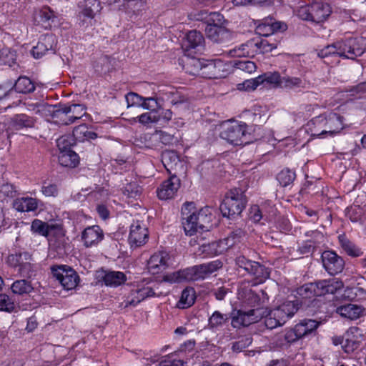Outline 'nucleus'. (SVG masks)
I'll use <instances>...</instances> for the list:
<instances>
[{"label": "nucleus", "instance_id": "603ef678", "mask_svg": "<svg viewBox=\"0 0 366 366\" xmlns=\"http://www.w3.org/2000/svg\"><path fill=\"white\" fill-rule=\"evenodd\" d=\"M75 144V139L73 135H65L59 137L56 140V144L59 152L64 150H71V147Z\"/></svg>", "mask_w": 366, "mask_h": 366}, {"label": "nucleus", "instance_id": "f3484780", "mask_svg": "<svg viewBox=\"0 0 366 366\" xmlns=\"http://www.w3.org/2000/svg\"><path fill=\"white\" fill-rule=\"evenodd\" d=\"M312 285L316 297L322 296L326 294H334L343 287L342 282L335 278L319 280L312 282Z\"/></svg>", "mask_w": 366, "mask_h": 366}, {"label": "nucleus", "instance_id": "a18cd8bd", "mask_svg": "<svg viewBox=\"0 0 366 366\" xmlns=\"http://www.w3.org/2000/svg\"><path fill=\"white\" fill-rule=\"evenodd\" d=\"M282 79V76L277 71L267 72L259 76V80H260L261 84L266 83L276 88H280Z\"/></svg>", "mask_w": 366, "mask_h": 366}, {"label": "nucleus", "instance_id": "2eb2a0df", "mask_svg": "<svg viewBox=\"0 0 366 366\" xmlns=\"http://www.w3.org/2000/svg\"><path fill=\"white\" fill-rule=\"evenodd\" d=\"M230 239L214 241L209 243L198 242L199 254L205 256L218 255L226 251L228 248L232 247L234 243L229 244Z\"/></svg>", "mask_w": 366, "mask_h": 366}, {"label": "nucleus", "instance_id": "4c0bfd02", "mask_svg": "<svg viewBox=\"0 0 366 366\" xmlns=\"http://www.w3.org/2000/svg\"><path fill=\"white\" fill-rule=\"evenodd\" d=\"M203 59L187 58L184 61V69L192 76H199L202 71Z\"/></svg>", "mask_w": 366, "mask_h": 366}, {"label": "nucleus", "instance_id": "09e8293b", "mask_svg": "<svg viewBox=\"0 0 366 366\" xmlns=\"http://www.w3.org/2000/svg\"><path fill=\"white\" fill-rule=\"evenodd\" d=\"M233 66L245 73L252 74L257 69L254 62L249 60H234Z\"/></svg>", "mask_w": 366, "mask_h": 366}, {"label": "nucleus", "instance_id": "37998d69", "mask_svg": "<svg viewBox=\"0 0 366 366\" xmlns=\"http://www.w3.org/2000/svg\"><path fill=\"white\" fill-rule=\"evenodd\" d=\"M227 320L228 318L226 315L222 314L219 311H215L209 318L207 327L212 331L215 332L218 328L222 327Z\"/></svg>", "mask_w": 366, "mask_h": 366}, {"label": "nucleus", "instance_id": "f704fd0d", "mask_svg": "<svg viewBox=\"0 0 366 366\" xmlns=\"http://www.w3.org/2000/svg\"><path fill=\"white\" fill-rule=\"evenodd\" d=\"M127 278L122 272H107L103 277V281L107 286L117 287L124 283Z\"/></svg>", "mask_w": 366, "mask_h": 366}, {"label": "nucleus", "instance_id": "20e7f679", "mask_svg": "<svg viewBox=\"0 0 366 366\" xmlns=\"http://www.w3.org/2000/svg\"><path fill=\"white\" fill-rule=\"evenodd\" d=\"M297 306L294 302H284L268 313L264 320L265 326L272 330L283 325L289 318L297 312Z\"/></svg>", "mask_w": 366, "mask_h": 366}, {"label": "nucleus", "instance_id": "052dcab7", "mask_svg": "<svg viewBox=\"0 0 366 366\" xmlns=\"http://www.w3.org/2000/svg\"><path fill=\"white\" fill-rule=\"evenodd\" d=\"M141 107L150 112H157L159 107L157 99L154 97L143 98Z\"/></svg>", "mask_w": 366, "mask_h": 366}, {"label": "nucleus", "instance_id": "7c9ffc66", "mask_svg": "<svg viewBox=\"0 0 366 366\" xmlns=\"http://www.w3.org/2000/svg\"><path fill=\"white\" fill-rule=\"evenodd\" d=\"M280 88L286 90H301L307 89L306 83L300 78L285 75L282 76Z\"/></svg>", "mask_w": 366, "mask_h": 366}, {"label": "nucleus", "instance_id": "c756f323", "mask_svg": "<svg viewBox=\"0 0 366 366\" xmlns=\"http://www.w3.org/2000/svg\"><path fill=\"white\" fill-rule=\"evenodd\" d=\"M307 127L312 136L320 137L327 133V130L325 129V115L323 114L313 118L307 124Z\"/></svg>", "mask_w": 366, "mask_h": 366}, {"label": "nucleus", "instance_id": "c9c22d12", "mask_svg": "<svg viewBox=\"0 0 366 366\" xmlns=\"http://www.w3.org/2000/svg\"><path fill=\"white\" fill-rule=\"evenodd\" d=\"M14 88L18 93L29 94L35 90V85L27 76H20L16 81Z\"/></svg>", "mask_w": 366, "mask_h": 366}, {"label": "nucleus", "instance_id": "0e129e2a", "mask_svg": "<svg viewBox=\"0 0 366 366\" xmlns=\"http://www.w3.org/2000/svg\"><path fill=\"white\" fill-rule=\"evenodd\" d=\"M109 59L107 56H104L99 58L94 67L96 71L102 73L108 71L109 70Z\"/></svg>", "mask_w": 366, "mask_h": 366}, {"label": "nucleus", "instance_id": "a878e982", "mask_svg": "<svg viewBox=\"0 0 366 366\" xmlns=\"http://www.w3.org/2000/svg\"><path fill=\"white\" fill-rule=\"evenodd\" d=\"M325 115V122L327 133L334 134L343 128L342 117L336 113H329Z\"/></svg>", "mask_w": 366, "mask_h": 366}, {"label": "nucleus", "instance_id": "774afa93", "mask_svg": "<svg viewBox=\"0 0 366 366\" xmlns=\"http://www.w3.org/2000/svg\"><path fill=\"white\" fill-rule=\"evenodd\" d=\"M26 110L34 114H41L45 110L46 104L44 103H25Z\"/></svg>", "mask_w": 366, "mask_h": 366}, {"label": "nucleus", "instance_id": "f257e3e1", "mask_svg": "<svg viewBox=\"0 0 366 366\" xmlns=\"http://www.w3.org/2000/svg\"><path fill=\"white\" fill-rule=\"evenodd\" d=\"M222 267V263L221 261L214 260L175 272L171 274L166 275L164 279L165 281L170 282L204 280Z\"/></svg>", "mask_w": 366, "mask_h": 366}, {"label": "nucleus", "instance_id": "bb28decb", "mask_svg": "<svg viewBox=\"0 0 366 366\" xmlns=\"http://www.w3.org/2000/svg\"><path fill=\"white\" fill-rule=\"evenodd\" d=\"M251 40L253 41L254 44L253 46L254 55L270 52L277 46V42L274 40L272 41L271 39L263 38L252 39Z\"/></svg>", "mask_w": 366, "mask_h": 366}, {"label": "nucleus", "instance_id": "e2e57ef3", "mask_svg": "<svg viewBox=\"0 0 366 366\" xmlns=\"http://www.w3.org/2000/svg\"><path fill=\"white\" fill-rule=\"evenodd\" d=\"M317 55L319 57L322 59L333 55L337 56L336 43L327 45V46L324 47L322 49L318 51Z\"/></svg>", "mask_w": 366, "mask_h": 366}, {"label": "nucleus", "instance_id": "5fc2aeb1", "mask_svg": "<svg viewBox=\"0 0 366 366\" xmlns=\"http://www.w3.org/2000/svg\"><path fill=\"white\" fill-rule=\"evenodd\" d=\"M15 303L13 300L6 294H0V311L11 312L15 310Z\"/></svg>", "mask_w": 366, "mask_h": 366}, {"label": "nucleus", "instance_id": "13d9d810", "mask_svg": "<svg viewBox=\"0 0 366 366\" xmlns=\"http://www.w3.org/2000/svg\"><path fill=\"white\" fill-rule=\"evenodd\" d=\"M297 293L304 299H310L316 297L312 282L302 285L298 289Z\"/></svg>", "mask_w": 366, "mask_h": 366}, {"label": "nucleus", "instance_id": "473e14b6", "mask_svg": "<svg viewBox=\"0 0 366 366\" xmlns=\"http://www.w3.org/2000/svg\"><path fill=\"white\" fill-rule=\"evenodd\" d=\"M59 164L66 167H75L79 162L78 154L72 150H64L59 152Z\"/></svg>", "mask_w": 366, "mask_h": 366}, {"label": "nucleus", "instance_id": "4d7b16f0", "mask_svg": "<svg viewBox=\"0 0 366 366\" xmlns=\"http://www.w3.org/2000/svg\"><path fill=\"white\" fill-rule=\"evenodd\" d=\"M138 121L142 124H148L149 123H156L160 120V117L157 114V112H149L144 113L137 117Z\"/></svg>", "mask_w": 366, "mask_h": 366}, {"label": "nucleus", "instance_id": "338daca9", "mask_svg": "<svg viewBox=\"0 0 366 366\" xmlns=\"http://www.w3.org/2000/svg\"><path fill=\"white\" fill-rule=\"evenodd\" d=\"M301 322H302V324H304L307 335L314 332L320 324V322H317L314 320H310V319L303 320Z\"/></svg>", "mask_w": 366, "mask_h": 366}, {"label": "nucleus", "instance_id": "393cba45", "mask_svg": "<svg viewBox=\"0 0 366 366\" xmlns=\"http://www.w3.org/2000/svg\"><path fill=\"white\" fill-rule=\"evenodd\" d=\"M364 310L355 304H347L337 308V312L342 317L350 320H356L363 313Z\"/></svg>", "mask_w": 366, "mask_h": 366}, {"label": "nucleus", "instance_id": "dca6fc26", "mask_svg": "<svg viewBox=\"0 0 366 366\" xmlns=\"http://www.w3.org/2000/svg\"><path fill=\"white\" fill-rule=\"evenodd\" d=\"M180 187V180L175 176H171L164 181L157 189V196L160 199L167 200L173 198Z\"/></svg>", "mask_w": 366, "mask_h": 366}, {"label": "nucleus", "instance_id": "79ce46f5", "mask_svg": "<svg viewBox=\"0 0 366 366\" xmlns=\"http://www.w3.org/2000/svg\"><path fill=\"white\" fill-rule=\"evenodd\" d=\"M257 32L265 37L272 34L274 31L279 30H285L286 24L280 22H273L270 24H259L257 28Z\"/></svg>", "mask_w": 366, "mask_h": 366}, {"label": "nucleus", "instance_id": "6e6d98bb", "mask_svg": "<svg viewBox=\"0 0 366 366\" xmlns=\"http://www.w3.org/2000/svg\"><path fill=\"white\" fill-rule=\"evenodd\" d=\"M25 261H31L32 256L27 252H19L9 254L7 257V263L13 267H17L18 266V258H24Z\"/></svg>", "mask_w": 366, "mask_h": 366}, {"label": "nucleus", "instance_id": "ea45409f", "mask_svg": "<svg viewBox=\"0 0 366 366\" xmlns=\"http://www.w3.org/2000/svg\"><path fill=\"white\" fill-rule=\"evenodd\" d=\"M11 289L13 293L19 295L29 294L34 290L31 282L27 280L14 281L11 286Z\"/></svg>", "mask_w": 366, "mask_h": 366}, {"label": "nucleus", "instance_id": "864d4df0", "mask_svg": "<svg viewBox=\"0 0 366 366\" xmlns=\"http://www.w3.org/2000/svg\"><path fill=\"white\" fill-rule=\"evenodd\" d=\"M162 162L164 167L169 169V167L172 168V165L179 162V157L177 153L173 151H165L162 153Z\"/></svg>", "mask_w": 366, "mask_h": 366}, {"label": "nucleus", "instance_id": "cd10ccee", "mask_svg": "<svg viewBox=\"0 0 366 366\" xmlns=\"http://www.w3.org/2000/svg\"><path fill=\"white\" fill-rule=\"evenodd\" d=\"M13 206L18 212H31L37 209L38 202L35 198L29 197H21L14 200Z\"/></svg>", "mask_w": 366, "mask_h": 366}, {"label": "nucleus", "instance_id": "f03ea898", "mask_svg": "<svg viewBox=\"0 0 366 366\" xmlns=\"http://www.w3.org/2000/svg\"><path fill=\"white\" fill-rule=\"evenodd\" d=\"M220 137L233 145H243L253 141L251 134L247 131L245 123L237 122H224L222 125Z\"/></svg>", "mask_w": 366, "mask_h": 366}, {"label": "nucleus", "instance_id": "b1692460", "mask_svg": "<svg viewBox=\"0 0 366 366\" xmlns=\"http://www.w3.org/2000/svg\"><path fill=\"white\" fill-rule=\"evenodd\" d=\"M204 41V37L199 31L192 30L187 33L183 41V47L187 51L192 49L199 50L203 47Z\"/></svg>", "mask_w": 366, "mask_h": 366}, {"label": "nucleus", "instance_id": "7ed1b4c3", "mask_svg": "<svg viewBox=\"0 0 366 366\" xmlns=\"http://www.w3.org/2000/svg\"><path fill=\"white\" fill-rule=\"evenodd\" d=\"M247 202L244 194L241 189L235 188L226 194L219 209L224 217L234 218L242 213Z\"/></svg>", "mask_w": 366, "mask_h": 366}, {"label": "nucleus", "instance_id": "a211bd4d", "mask_svg": "<svg viewBox=\"0 0 366 366\" xmlns=\"http://www.w3.org/2000/svg\"><path fill=\"white\" fill-rule=\"evenodd\" d=\"M149 237L147 228L137 221L130 227L129 242L132 247H139L146 243Z\"/></svg>", "mask_w": 366, "mask_h": 366}, {"label": "nucleus", "instance_id": "1a4fd4ad", "mask_svg": "<svg viewBox=\"0 0 366 366\" xmlns=\"http://www.w3.org/2000/svg\"><path fill=\"white\" fill-rule=\"evenodd\" d=\"M262 313L259 308L252 309L248 311L234 310L231 313V325L234 328L239 329L258 322Z\"/></svg>", "mask_w": 366, "mask_h": 366}, {"label": "nucleus", "instance_id": "680f3d73", "mask_svg": "<svg viewBox=\"0 0 366 366\" xmlns=\"http://www.w3.org/2000/svg\"><path fill=\"white\" fill-rule=\"evenodd\" d=\"M260 84L261 81L259 80V76H257L255 79H248L242 84H238V89L239 90H254Z\"/></svg>", "mask_w": 366, "mask_h": 366}, {"label": "nucleus", "instance_id": "a19ab883", "mask_svg": "<svg viewBox=\"0 0 366 366\" xmlns=\"http://www.w3.org/2000/svg\"><path fill=\"white\" fill-rule=\"evenodd\" d=\"M196 218L202 230H208L212 221L211 208L205 207L201 208L198 212L196 210Z\"/></svg>", "mask_w": 366, "mask_h": 366}, {"label": "nucleus", "instance_id": "bf43d9fd", "mask_svg": "<svg viewBox=\"0 0 366 366\" xmlns=\"http://www.w3.org/2000/svg\"><path fill=\"white\" fill-rule=\"evenodd\" d=\"M207 26H221L223 25L225 20L224 16L219 12H211L207 16Z\"/></svg>", "mask_w": 366, "mask_h": 366}, {"label": "nucleus", "instance_id": "49530a36", "mask_svg": "<svg viewBox=\"0 0 366 366\" xmlns=\"http://www.w3.org/2000/svg\"><path fill=\"white\" fill-rule=\"evenodd\" d=\"M31 229L34 233L47 237L51 230V227L48 223L36 219L31 222Z\"/></svg>", "mask_w": 366, "mask_h": 366}, {"label": "nucleus", "instance_id": "4468645a", "mask_svg": "<svg viewBox=\"0 0 366 366\" xmlns=\"http://www.w3.org/2000/svg\"><path fill=\"white\" fill-rule=\"evenodd\" d=\"M171 257L164 251H160L151 256L147 262V268L149 272L155 274L165 270L170 266Z\"/></svg>", "mask_w": 366, "mask_h": 366}, {"label": "nucleus", "instance_id": "6ab92c4d", "mask_svg": "<svg viewBox=\"0 0 366 366\" xmlns=\"http://www.w3.org/2000/svg\"><path fill=\"white\" fill-rule=\"evenodd\" d=\"M56 46V39L53 34H45L42 36L36 46L32 49V54L34 58L42 57L47 51L54 52Z\"/></svg>", "mask_w": 366, "mask_h": 366}, {"label": "nucleus", "instance_id": "c85d7f7f", "mask_svg": "<svg viewBox=\"0 0 366 366\" xmlns=\"http://www.w3.org/2000/svg\"><path fill=\"white\" fill-rule=\"evenodd\" d=\"M253 41L251 39L247 42L242 44L228 51V54L232 57H246L254 56V51Z\"/></svg>", "mask_w": 366, "mask_h": 366}, {"label": "nucleus", "instance_id": "3c124183", "mask_svg": "<svg viewBox=\"0 0 366 366\" xmlns=\"http://www.w3.org/2000/svg\"><path fill=\"white\" fill-rule=\"evenodd\" d=\"M18 273L21 277L30 279L33 276H35L36 267L31 263V261H25V263L21 264V267L19 268Z\"/></svg>", "mask_w": 366, "mask_h": 366}, {"label": "nucleus", "instance_id": "8fccbe9b", "mask_svg": "<svg viewBox=\"0 0 366 366\" xmlns=\"http://www.w3.org/2000/svg\"><path fill=\"white\" fill-rule=\"evenodd\" d=\"M295 179V173L289 169H282L277 177V179L282 187L292 184Z\"/></svg>", "mask_w": 366, "mask_h": 366}, {"label": "nucleus", "instance_id": "58836bf2", "mask_svg": "<svg viewBox=\"0 0 366 366\" xmlns=\"http://www.w3.org/2000/svg\"><path fill=\"white\" fill-rule=\"evenodd\" d=\"M97 134L89 131L86 124H81L75 127L73 130L74 138L79 142H84L88 139H94L97 137Z\"/></svg>", "mask_w": 366, "mask_h": 366}, {"label": "nucleus", "instance_id": "2f4dec72", "mask_svg": "<svg viewBox=\"0 0 366 366\" xmlns=\"http://www.w3.org/2000/svg\"><path fill=\"white\" fill-rule=\"evenodd\" d=\"M34 18L38 24H41L45 29H47L51 26L50 21H53L56 16L50 8L44 6L36 11Z\"/></svg>", "mask_w": 366, "mask_h": 366}, {"label": "nucleus", "instance_id": "6e6552de", "mask_svg": "<svg viewBox=\"0 0 366 366\" xmlns=\"http://www.w3.org/2000/svg\"><path fill=\"white\" fill-rule=\"evenodd\" d=\"M182 226L187 235H194L202 230L196 218V207L194 202H186L182 207Z\"/></svg>", "mask_w": 366, "mask_h": 366}, {"label": "nucleus", "instance_id": "4be33fe9", "mask_svg": "<svg viewBox=\"0 0 366 366\" xmlns=\"http://www.w3.org/2000/svg\"><path fill=\"white\" fill-rule=\"evenodd\" d=\"M239 298L241 299L244 304L250 306V307H259L262 304H263L267 297H266V294L261 291V296L254 292L253 290L250 289H242L239 290Z\"/></svg>", "mask_w": 366, "mask_h": 366}, {"label": "nucleus", "instance_id": "423d86ee", "mask_svg": "<svg viewBox=\"0 0 366 366\" xmlns=\"http://www.w3.org/2000/svg\"><path fill=\"white\" fill-rule=\"evenodd\" d=\"M51 274L66 290L74 289L79 283L77 273L71 267L64 265H54L51 267Z\"/></svg>", "mask_w": 366, "mask_h": 366}, {"label": "nucleus", "instance_id": "ddd939ff", "mask_svg": "<svg viewBox=\"0 0 366 366\" xmlns=\"http://www.w3.org/2000/svg\"><path fill=\"white\" fill-rule=\"evenodd\" d=\"M86 108L83 104H74L64 106L59 111L60 119L64 125L73 124L86 114Z\"/></svg>", "mask_w": 366, "mask_h": 366}, {"label": "nucleus", "instance_id": "5701e85b", "mask_svg": "<svg viewBox=\"0 0 366 366\" xmlns=\"http://www.w3.org/2000/svg\"><path fill=\"white\" fill-rule=\"evenodd\" d=\"M103 237L104 232L97 225L86 227L81 234V239L86 247L97 244Z\"/></svg>", "mask_w": 366, "mask_h": 366}, {"label": "nucleus", "instance_id": "412c9836", "mask_svg": "<svg viewBox=\"0 0 366 366\" xmlns=\"http://www.w3.org/2000/svg\"><path fill=\"white\" fill-rule=\"evenodd\" d=\"M162 292H157L156 290L149 287H144L139 290L133 291L131 295L129 296L124 301L125 307L129 306H137L139 302L144 300L147 297H151L154 296H160Z\"/></svg>", "mask_w": 366, "mask_h": 366}, {"label": "nucleus", "instance_id": "c03bdc74", "mask_svg": "<svg viewBox=\"0 0 366 366\" xmlns=\"http://www.w3.org/2000/svg\"><path fill=\"white\" fill-rule=\"evenodd\" d=\"M195 301V292L192 288L184 289L177 303V307L179 308H187L192 306Z\"/></svg>", "mask_w": 366, "mask_h": 366}, {"label": "nucleus", "instance_id": "9b49d317", "mask_svg": "<svg viewBox=\"0 0 366 366\" xmlns=\"http://www.w3.org/2000/svg\"><path fill=\"white\" fill-rule=\"evenodd\" d=\"M227 69L224 63L221 60L203 59L200 76L208 79H220L225 77Z\"/></svg>", "mask_w": 366, "mask_h": 366}, {"label": "nucleus", "instance_id": "9d476101", "mask_svg": "<svg viewBox=\"0 0 366 366\" xmlns=\"http://www.w3.org/2000/svg\"><path fill=\"white\" fill-rule=\"evenodd\" d=\"M335 43L338 56L355 59L364 53L363 49L359 46L357 39L350 38Z\"/></svg>", "mask_w": 366, "mask_h": 366}, {"label": "nucleus", "instance_id": "f8f14e48", "mask_svg": "<svg viewBox=\"0 0 366 366\" xmlns=\"http://www.w3.org/2000/svg\"><path fill=\"white\" fill-rule=\"evenodd\" d=\"M321 259L324 268L331 275L339 274L344 269V259L333 251H325Z\"/></svg>", "mask_w": 366, "mask_h": 366}, {"label": "nucleus", "instance_id": "0eeeda50", "mask_svg": "<svg viewBox=\"0 0 366 366\" xmlns=\"http://www.w3.org/2000/svg\"><path fill=\"white\" fill-rule=\"evenodd\" d=\"M235 262L239 268L253 276L259 283L263 282L269 277V272L264 266L257 262L249 260L244 256L237 257Z\"/></svg>", "mask_w": 366, "mask_h": 366}, {"label": "nucleus", "instance_id": "69168bd1", "mask_svg": "<svg viewBox=\"0 0 366 366\" xmlns=\"http://www.w3.org/2000/svg\"><path fill=\"white\" fill-rule=\"evenodd\" d=\"M126 100L128 107L139 106L141 107L143 97L136 93H129L126 96Z\"/></svg>", "mask_w": 366, "mask_h": 366}, {"label": "nucleus", "instance_id": "de8ad7c7", "mask_svg": "<svg viewBox=\"0 0 366 366\" xmlns=\"http://www.w3.org/2000/svg\"><path fill=\"white\" fill-rule=\"evenodd\" d=\"M340 242L342 248L348 255L357 257L362 254L361 250L350 240L345 238H340Z\"/></svg>", "mask_w": 366, "mask_h": 366}, {"label": "nucleus", "instance_id": "e433bc0d", "mask_svg": "<svg viewBox=\"0 0 366 366\" xmlns=\"http://www.w3.org/2000/svg\"><path fill=\"white\" fill-rule=\"evenodd\" d=\"M82 6L80 14L91 19L101 9L100 2L98 0H85Z\"/></svg>", "mask_w": 366, "mask_h": 366}, {"label": "nucleus", "instance_id": "39448f33", "mask_svg": "<svg viewBox=\"0 0 366 366\" xmlns=\"http://www.w3.org/2000/svg\"><path fill=\"white\" fill-rule=\"evenodd\" d=\"M332 9L327 3L314 2L308 6L301 8L298 11L299 16L315 23L325 21L331 14Z\"/></svg>", "mask_w": 366, "mask_h": 366}, {"label": "nucleus", "instance_id": "aec40b11", "mask_svg": "<svg viewBox=\"0 0 366 366\" xmlns=\"http://www.w3.org/2000/svg\"><path fill=\"white\" fill-rule=\"evenodd\" d=\"M205 32L208 39L218 44L229 41L232 37V32L223 25L207 26Z\"/></svg>", "mask_w": 366, "mask_h": 366}, {"label": "nucleus", "instance_id": "72a5a7b5", "mask_svg": "<svg viewBox=\"0 0 366 366\" xmlns=\"http://www.w3.org/2000/svg\"><path fill=\"white\" fill-rule=\"evenodd\" d=\"M11 126L16 130L23 128H31L34 126L35 119L25 114H16L11 121Z\"/></svg>", "mask_w": 366, "mask_h": 366}]
</instances>
